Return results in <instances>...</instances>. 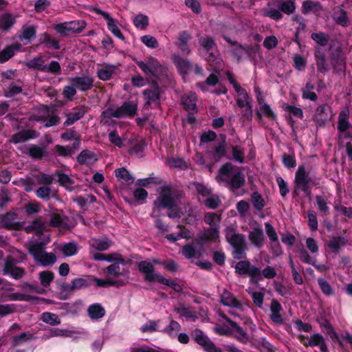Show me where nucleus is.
<instances>
[{
    "label": "nucleus",
    "instance_id": "7ed1b4c3",
    "mask_svg": "<svg viewBox=\"0 0 352 352\" xmlns=\"http://www.w3.org/2000/svg\"><path fill=\"white\" fill-rule=\"evenodd\" d=\"M177 207L170 186H163L160 188L159 195L153 203V216L161 215L163 208L172 210Z\"/></svg>",
    "mask_w": 352,
    "mask_h": 352
},
{
    "label": "nucleus",
    "instance_id": "a878e982",
    "mask_svg": "<svg viewBox=\"0 0 352 352\" xmlns=\"http://www.w3.org/2000/svg\"><path fill=\"white\" fill-rule=\"evenodd\" d=\"M173 61L177 67L180 74L186 75L192 67L191 63L186 58L181 57L179 55H174Z\"/></svg>",
    "mask_w": 352,
    "mask_h": 352
},
{
    "label": "nucleus",
    "instance_id": "b1692460",
    "mask_svg": "<svg viewBox=\"0 0 352 352\" xmlns=\"http://www.w3.org/2000/svg\"><path fill=\"white\" fill-rule=\"evenodd\" d=\"M248 239L256 248H260L263 245L265 235L261 227H256L250 232Z\"/></svg>",
    "mask_w": 352,
    "mask_h": 352
},
{
    "label": "nucleus",
    "instance_id": "13d9d810",
    "mask_svg": "<svg viewBox=\"0 0 352 352\" xmlns=\"http://www.w3.org/2000/svg\"><path fill=\"white\" fill-rule=\"evenodd\" d=\"M42 320L52 326L58 325L60 323V320L56 314L50 312H44L41 316Z\"/></svg>",
    "mask_w": 352,
    "mask_h": 352
},
{
    "label": "nucleus",
    "instance_id": "ddd939ff",
    "mask_svg": "<svg viewBox=\"0 0 352 352\" xmlns=\"http://www.w3.org/2000/svg\"><path fill=\"white\" fill-rule=\"evenodd\" d=\"M138 111V104L133 101H126L113 111L116 118H133Z\"/></svg>",
    "mask_w": 352,
    "mask_h": 352
},
{
    "label": "nucleus",
    "instance_id": "4c0bfd02",
    "mask_svg": "<svg viewBox=\"0 0 352 352\" xmlns=\"http://www.w3.org/2000/svg\"><path fill=\"white\" fill-rule=\"evenodd\" d=\"M91 276L76 278L72 280L73 292L86 288L91 285Z\"/></svg>",
    "mask_w": 352,
    "mask_h": 352
},
{
    "label": "nucleus",
    "instance_id": "f03ea898",
    "mask_svg": "<svg viewBox=\"0 0 352 352\" xmlns=\"http://www.w3.org/2000/svg\"><path fill=\"white\" fill-rule=\"evenodd\" d=\"M294 184L292 195L294 198H296L300 195V192H303L306 196H310L311 187L318 185L319 182L312 181L305 166L300 165L295 173Z\"/></svg>",
    "mask_w": 352,
    "mask_h": 352
},
{
    "label": "nucleus",
    "instance_id": "bf43d9fd",
    "mask_svg": "<svg viewBox=\"0 0 352 352\" xmlns=\"http://www.w3.org/2000/svg\"><path fill=\"white\" fill-rule=\"evenodd\" d=\"M18 263V261L13 258L12 256H8L5 259V263L3 268L2 270V274L5 276L8 275L11 271L16 267V264Z\"/></svg>",
    "mask_w": 352,
    "mask_h": 352
},
{
    "label": "nucleus",
    "instance_id": "9b49d317",
    "mask_svg": "<svg viewBox=\"0 0 352 352\" xmlns=\"http://www.w3.org/2000/svg\"><path fill=\"white\" fill-rule=\"evenodd\" d=\"M331 107L327 104L319 105L314 116V121L318 126H324L332 118Z\"/></svg>",
    "mask_w": 352,
    "mask_h": 352
},
{
    "label": "nucleus",
    "instance_id": "4be33fe9",
    "mask_svg": "<svg viewBox=\"0 0 352 352\" xmlns=\"http://www.w3.org/2000/svg\"><path fill=\"white\" fill-rule=\"evenodd\" d=\"M221 302L224 306L239 309L243 307L242 303L234 296L233 294L227 289H224L221 295Z\"/></svg>",
    "mask_w": 352,
    "mask_h": 352
},
{
    "label": "nucleus",
    "instance_id": "9d476101",
    "mask_svg": "<svg viewBox=\"0 0 352 352\" xmlns=\"http://www.w3.org/2000/svg\"><path fill=\"white\" fill-rule=\"evenodd\" d=\"M142 94L145 100L144 108L148 109L153 103L159 104L161 93L157 82L152 80L151 88L144 89Z\"/></svg>",
    "mask_w": 352,
    "mask_h": 352
},
{
    "label": "nucleus",
    "instance_id": "37998d69",
    "mask_svg": "<svg viewBox=\"0 0 352 352\" xmlns=\"http://www.w3.org/2000/svg\"><path fill=\"white\" fill-rule=\"evenodd\" d=\"M226 76L230 82V83L232 85L235 91L238 94L239 96H244L245 98L248 97V94L245 89L242 88L241 85L237 82V81L234 78L232 74L230 71H227Z\"/></svg>",
    "mask_w": 352,
    "mask_h": 352
},
{
    "label": "nucleus",
    "instance_id": "6ab92c4d",
    "mask_svg": "<svg viewBox=\"0 0 352 352\" xmlns=\"http://www.w3.org/2000/svg\"><path fill=\"white\" fill-rule=\"evenodd\" d=\"M223 39L231 45L230 53L237 63H240L244 54V45L236 41H232L229 36L223 35Z\"/></svg>",
    "mask_w": 352,
    "mask_h": 352
},
{
    "label": "nucleus",
    "instance_id": "a19ab883",
    "mask_svg": "<svg viewBox=\"0 0 352 352\" xmlns=\"http://www.w3.org/2000/svg\"><path fill=\"white\" fill-rule=\"evenodd\" d=\"M311 38L320 46L324 47L328 44L330 36L324 32H313L311 34Z\"/></svg>",
    "mask_w": 352,
    "mask_h": 352
},
{
    "label": "nucleus",
    "instance_id": "338daca9",
    "mask_svg": "<svg viewBox=\"0 0 352 352\" xmlns=\"http://www.w3.org/2000/svg\"><path fill=\"white\" fill-rule=\"evenodd\" d=\"M115 174L118 178L122 179L127 182H133L134 180L129 171L124 167L117 168L115 170Z\"/></svg>",
    "mask_w": 352,
    "mask_h": 352
},
{
    "label": "nucleus",
    "instance_id": "49530a36",
    "mask_svg": "<svg viewBox=\"0 0 352 352\" xmlns=\"http://www.w3.org/2000/svg\"><path fill=\"white\" fill-rule=\"evenodd\" d=\"M251 201L254 208L257 211H261L265 206V201L263 196L257 191L253 192L251 195Z\"/></svg>",
    "mask_w": 352,
    "mask_h": 352
},
{
    "label": "nucleus",
    "instance_id": "412c9836",
    "mask_svg": "<svg viewBox=\"0 0 352 352\" xmlns=\"http://www.w3.org/2000/svg\"><path fill=\"white\" fill-rule=\"evenodd\" d=\"M314 58L319 73L325 74L329 72V67L327 64L326 55L320 48H316L314 52Z\"/></svg>",
    "mask_w": 352,
    "mask_h": 352
},
{
    "label": "nucleus",
    "instance_id": "58836bf2",
    "mask_svg": "<svg viewBox=\"0 0 352 352\" xmlns=\"http://www.w3.org/2000/svg\"><path fill=\"white\" fill-rule=\"evenodd\" d=\"M28 155L32 159L41 160L43 157L47 156L48 152L45 146H39L36 144H32L29 148Z\"/></svg>",
    "mask_w": 352,
    "mask_h": 352
},
{
    "label": "nucleus",
    "instance_id": "4468645a",
    "mask_svg": "<svg viewBox=\"0 0 352 352\" xmlns=\"http://www.w3.org/2000/svg\"><path fill=\"white\" fill-rule=\"evenodd\" d=\"M92 10L96 14L102 16L104 19L107 20L108 30L115 36L121 40H124V36L122 34L118 26L116 25L115 19H113L108 12L102 10L98 7H94Z\"/></svg>",
    "mask_w": 352,
    "mask_h": 352
},
{
    "label": "nucleus",
    "instance_id": "ea45409f",
    "mask_svg": "<svg viewBox=\"0 0 352 352\" xmlns=\"http://www.w3.org/2000/svg\"><path fill=\"white\" fill-rule=\"evenodd\" d=\"M211 153L214 162H219L223 157H227V144H223V142H219L214 148Z\"/></svg>",
    "mask_w": 352,
    "mask_h": 352
},
{
    "label": "nucleus",
    "instance_id": "774afa93",
    "mask_svg": "<svg viewBox=\"0 0 352 352\" xmlns=\"http://www.w3.org/2000/svg\"><path fill=\"white\" fill-rule=\"evenodd\" d=\"M232 153L233 160L235 162L240 164H243L244 162V151L240 146L236 145L232 146Z\"/></svg>",
    "mask_w": 352,
    "mask_h": 352
},
{
    "label": "nucleus",
    "instance_id": "6e6d98bb",
    "mask_svg": "<svg viewBox=\"0 0 352 352\" xmlns=\"http://www.w3.org/2000/svg\"><path fill=\"white\" fill-rule=\"evenodd\" d=\"M69 31L72 33H80L85 28L87 23L83 20L72 21L68 22Z\"/></svg>",
    "mask_w": 352,
    "mask_h": 352
},
{
    "label": "nucleus",
    "instance_id": "423d86ee",
    "mask_svg": "<svg viewBox=\"0 0 352 352\" xmlns=\"http://www.w3.org/2000/svg\"><path fill=\"white\" fill-rule=\"evenodd\" d=\"M330 60L333 72L338 74L345 73L346 68V55L342 47L338 46L335 49H332V46L329 47Z\"/></svg>",
    "mask_w": 352,
    "mask_h": 352
},
{
    "label": "nucleus",
    "instance_id": "864d4df0",
    "mask_svg": "<svg viewBox=\"0 0 352 352\" xmlns=\"http://www.w3.org/2000/svg\"><path fill=\"white\" fill-rule=\"evenodd\" d=\"M45 60L41 56L34 58L30 60L28 63L27 66L29 68L37 69L41 72H45Z\"/></svg>",
    "mask_w": 352,
    "mask_h": 352
},
{
    "label": "nucleus",
    "instance_id": "7c9ffc66",
    "mask_svg": "<svg viewBox=\"0 0 352 352\" xmlns=\"http://www.w3.org/2000/svg\"><path fill=\"white\" fill-rule=\"evenodd\" d=\"M323 8L320 3L318 1H313L311 0H306L303 1L302 5V13L307 14L309 12L318 14L322 11Z\"/></svg>",
    "mask_w": 352,
    "mask_h": 352
},
{
    "label": "nucleus",
    "instance_id": "cd10ccee",
    "mask_svg": "<svg viewBox=\"0 0 352 352\" xmlns=\"http://www.w3.org/2000/svg\"><path fill=\"white\" fill-rule=\"evenodd\" d=\"M226 238L228 243L234 248L245 244V236L243 234L234 233L232 229L227 228Z\"/></svg>",
    "mask_w": 352,
    "mask_h": 352
},
{
    "label": "nucleus",
    "instance_id": "473e14b6",
    "mask_svg": "<svg viewBox=\"0 0 352 352\" xmlns=\"http://www.w3.org/2000/svg\"><path fill=\"white\" fill-rule=\"evenodd\" d=\"M36 36V28L34 25H25L22 28L18 38L20 41H32Z\"/></svg>",
    "mask_w": 352,
    "mask_h": 352
},
{
    "label": "nucleus",
    "instance_id": "5fc2aeb1",
    "mask_svg": "<svg viewBox=\"0 0 352 352\" xmlns=\"http://www.w3.org/2000/svg\"><path fill=\"white\" fill-rule=\"evenodd\" d=\"M318 284L323 294L330 296L334 294V289L331 285L323 278H318Z\"/></svg>",
    "mask_w": 352,
    "mask_h": 352
},
{
    "label": "nucleus",
    "instance_id": "4d7b16f0",
    "mask_svg": "<svg viewBox=\"0 0 352 352\" xmlns=\"http://www.w3.org/2000/svg\"><path fill=\"white\" fill-rule=\"evenodd\" d=\"M54 278V273L52 271L46 270L39 273V280L41 285L44 287L50 286Z\"/></svg>",
    "mask_w": 352,
    "mask_h": 352
},
{
    "label": "nucleus",
    "instance_id": "680f3d73",
    "mask_svg": "<svg viewBox=\"0 0 352 352\" xmlns=\"http://www.w3.org/2000/svg\"><path fill=\"white\" fill-rule=\"evenodd\" d=\"M148 192L143 188H138L133 191V197L137 205L142 204L148 197Z\"/></svg>",
    "mask_w": 352,
    "mask_h": 352
},
{
    "label": "nucleus",
    "instance_id": "a18cd8bd",
    "mask_svg": "<svg viewBox=\"0 0 352 352\" xmlns=\"http://www.w3.org/2000/svg\"><path fill=\"white\" fill-rule=\"evenodd\" d=\"M57 285L58 289L60 290V299L66 300L68 298V294L73 292V288H72V283L69 284L64 280H57Z\"/></svg>",
    "mask_w": 352,
    "mask_h": 352
},
{
    "label": "nucleus",
    "instance_id": "dca6fc26",
    "mask_svg": "<svg viewBox=\"0 0 352 352\" xmlns=\"http://www.w3.org/2000/svg\"><path fill=\"white\" fill-rule=\"evenodd\" d=\"M218 180L226 183V186L232 192L243 187L245 183V175L241 171L234 174L230 179L220 177Z\"/></svg>",
    "mask_w": 352,
    "mask_h": 352
},
{
    "label": "nucleus",
    "instance_id": "f3484780",
    "mask_svg": "<svg viewBox=\"0 0 352 352\" xmlns=\"http://www.w3.org/2000/svg\"><path fill=\"white\" fill-rule=\"evenodd\" d=\"M87 112L85 105L77 106L72 109V112L66 115L67 120L63 123L64 126H69L84 117Z\"/></svg>",
    "mask_w": 352,
    "mask_h": 352
},
{
    "label": "nucleus",
    "instance_id": "c9c22d12",
    "mask_svg": "<svg viewBox=\"0 0 352 352\" xmlns=\"http://www.w3.org/2000/svg\"><path fill=\"white\" fill-rule=\"evenodd\" d=\"M88 316L93 320L102 318L105 315L104 307L99 303H94L87 309Z\"/></svg>",
    "mask_w": 352,
    "mask_h": 352
},
{
    "label": "nucleus",
    "instance_id": "1a4fd4ad",
    "mask_svg": "<svg viewBox=\"0 0 352 352\" xmlns=\"http://www.w3.org/2000/svg\"><path fill=\"white\" fill-rule=\"evenodd\" d=\"M259 267L251 264L248 260L240 261L235 265V273L239 275H248L250 282L254 284V278L259 274Z\"/></svg>",
    "mask_w": 352,
    "mask_h": 352
},
{
    "label": "nucleus",
    "instance_id": "8fccbe9b",
    "mask_svg": "<svg viewBox=\"0 0 352 352\" xmlns=\"http://www.w3.org/2000/svg\"><path fill=\"white\" fill-rule=\"evenodd\" d=\"M348 115L342 111L340 113L338 121V130L339 132H345L351 126L348 120Z\"/></svg>",
    "mask_w": 352,
    "mask_h": 352
},
{
    "label": "nucleus",
    "instance_id": "603ef678",
    "mask_svg": "<svg viewBox=\"0 0 352 352\" xmlns=\"http://www.w3.org/2000/svg\"><path fill=\"white\" fill-rule=\"evenodd\" d=\"M192 336L195 341L201 346L203 348L210 342L211 340L206 336L204 332L200 329H195L192 333Z\"/></svg>",
    "mask_w": 352,
    "mask_h": 352
},
{
    "label": "nucleus",
    "instance_id": "69168bd1",
    "mask_svg": "<svg viewBox=\"0 0 352 352\" xmlns=\"http://www.w3.org/2000/svg\"><path fill=\"white\" fill-rule=\"evenodd\" d=\"M283 108L285 111L289 112L292 116L301 120L303 118V111L300 107L284 103Z\"/></svg>",
    "mask_w": 352,
    "mask_h": 352
},
{
    "label": "nucleus",
    "instance_id": "e433bc0d",
    "mask_svg": "<svg viewBox=\"0 0 352 352\" xmlns=\"http://www.w3.org/2000/svg\"><path fill=\"white\" fill-rule=\"evenodd\" d=\"M15 23V17L10 13H6L0 17V29L3 32H8Z\"/></svg>",
    "mask_w": 352,
    "mask_h": 352
},
{
    "label": "nucleus",
    "instance_id": "39448f33",
    "mask_svg": "<svg viewBox=\"0 0 352 352\" xmlns=\"http://www.w3.org/2000/svg\"><path fill=\"white\" fill-rule=\"evenodd\" d=\"M199 43L205 53L206 60L212 64L219 55L217 43L214 39L208 35H204L199 38Z\"/></svg>",
    "mask_w": 352,
    "mask_h": 352
},
{
    "label": "nucleus",
    "instance_id": "c85d7f7f",
    "mask_svg": "<svg viewBox=\"0 0 352 352\" xmlns=\"http://www.w3.org/2000/svg\"><path fill=\"white\" fill-rule=\"evenodd\" d=\"M98 160L96 154L88 149L82 150L77 156L76 161L80 165L89 164Z\"/></svg>",
    "mask_w": 352,
    "mask_h": 352
},
{
    "label": "nucleus",
    "instance_id": "20e7f679",
    "mask_svg": "<svg viewBox=\"0 0 352 352\" xmlns=\"http://www.w3.org/2000/svg\"><path fill=\"white\" fill-rule=\"evenodd\" d=\"M45 245L43 242L35 243L30 246L29 252L36 262L39 263L43 267H47L55 263L56 256L52 252H46Z\"/></svg>",
    "mask_w": 352,
    "mask_h": 352
},
{
    "label": "nucleus",
    "instance_id": "f704fd0d",
    "mask_svg": "<svg viewBox=\"0 0 352 352\" xmlns=\"http://www.w3.org/2000/svg\"><path fill=\"white\" fill-rule=\"evenodd\" d=\"M259 274L255 276L254 285L258 284L263 278L272 279L274 278L277 273L274 267L270 265H267L263 270L259 268Z\"/></svg>",
    "mask_w": 352,
    "mask_h": 352
},
{
    "label": "nucleus",
    "instance_id": "de8ad7c7",
    "mask_svg": "<svg viewBox=\"0 0 352 352\" xmlns=\"http://www.w3.org/2000/svg\"><path fill=\"white\" fill-rule=\"evenodd\" d=\"M279 10L286 14H291L296 10V4L293 0L281 1L278 5Z\"/></svg>",
    "mask_w": 352,
    "mask_h": 352
},
{
    "label": "nucleus",
    "instance_id": "393cba45",
    "mask_svg": "<svg viewBox=\"0 0 352 352\" xmlns=\"http://www.w3.org/2000/svg\"><path fill=\"white\" fill-rule=\"evenodd\" d=\"M282 309L280 303L276 300L272 299L270 305V319L276 324H282L284 322L280 314Z\"/></svg>",
    "mask_w": 352,
    "mask_h": 352
},
{
    "label": "nucleus",
    "instance_id": "e2e57ef3",
    "mask_svg": "<svg viewBox=\"0 0 352 352\" xmlns=\"http://www.w3.org/2000/svg\"><path fill=\"white\" fill-rule=\"evenodd\" d=\"M62 252L66 256H72L78 253L77 245L74 242L66 243L63 245Z\"/></svg>",
    "mask_w": 352,
    "mask_h": 352
},
{
    "label": "nucleus",
    "instance_id": "09e8293b",
    "mask_svg": "<svg viewBox=\"0 0 352 352\" xmlns=\"http://www.w3.org/2000/svg\"><path fill=\"white\" fill-rule=\"evenodd\" d=\"M204 204L209 209H217L221 204V201L216 194H211L204 200Z\"/></svg>",
    "mask_w": 352,
    "mask_h": 352
},
{
    "label": "nucleus",
    "instance_id": "c03bdc74",
    "mask_svg": "<svg viewBox=\"0 0 352 352\" xmlns=\"http://www.w3.org/2000/svg\"><path fill=\"white\" fill-rule=\"evenodd\" d=\"M27 233H32L33 232L37 234H41L44 230V223L40 219H36L31 222V223L24 228Z\"/></svg>",
    "mask_w": 352,
    "mask_h": 352
},
{
    "label": "nucleus",
    "instance_id": "6e6552de",
    "mask_svg": "<svg viewBox=\"0 0 352 352\" xmlns=\"http://www.w3.org/2000/svg\"><path fill=\"white\" fill-rule=\"evenodd\" d=\"M133 60L146 76H155L161 67L158 60L152 56L148 57L146 62L138 60L137 58H133Z\"/></svg>",
    "mask_w": 352,
    "mask_h": 352
},
{
    "label": "nucleus",
    "instance_id": "f8f14e48",
    "mask_svg": "<svg viewBox=\"0 0 352 352\" xmlns=\"http://www.w3.org/2000/svg\"><path fill=\"white\" fill-rule=\"evenodd\" d=\"M16 218L17 214L12 211L0 214V227L16 231L22 230L23 223L16 221Z\"/></svg>",
    "mask_w": 352,
    "mask_h": 352
},
{
    "label": "nucleus",
    "instance_id": "052dcab7",
    "mask_svg": "<svg viewBox=\"0 0 352 352\" xmlns=\"http://www.w3.org/2000/svg\"><path fill=\"white\" fill-rule=\"evenodd\" d=\"M204 220L210 227L219 226V223L221 221V217L214 212H206Z\"/></svg>",
    "mask_w": 352,
    "mask_h": 352
},
{
    "label": "nucleus",
    "instance_id": "3c124183",
    "mask_svg": "<svg viewBox=\"0 0 352 352\" xmlns=\"http://www.w3.org/2000/svg\"><path fill=\"white\" fill-rule=\"evenodd\" d=\"M58 182L60 186L65 188L67 190L69 191H72V188H69V186L73 185L74 184V181L69 176L64 173L58 172Z\"/></svg>",
    "mask_w": 352,
    "mask_h": 352
},
{
    "label": "nucleus",
    "instance_id": "0eeeda50",
    "mask_svg": "<svg viewBox=\"0 0 352 352\" xmlns=\"http://www.w3.org/2000/svg\"><path fill=\"white\" fill-rule=\"evenodd\" d=\"M300 342L305 347L319 346L320 352H328L327 344L324 340L323 336L320 333H316L309 338L305 335H300L298 336Z\"/></svg>",
    "mask_w": 352,
    "mask_h": 352
},
{
    "label": "nucleus",
    "instance_id": "2f4dec72",
    "mask_svg": "<svg viewBox=\"0 0 352 352\" xmlns=\"http://www.w3.org/2000/svg\"><path fill=\"white\" fill-rule=\"evenodd\" d=\"M197 97L195 94H190L187 96H184L182 98V103L184 109L188 111H192V113L197 112V107L196 104Z\"/></svg>",
    "mask_w": 352,
    "mask_h": 352
},
{
    "label": "nucleus",
    "instance_id": "aec40b11",
    "mask_svg": "<svg viewBox=\"0 0 352 352\" xmlns=\"http://www.w3.org/2000/svg\"><path fill=\"white\" fill-rule=\"evenodd\" d=\"M191 38V35L186 30L179 33L178 38L175 44L183 54L188 55L190 53L191 50L188 42Z\"/></svg>",
    "mask_w": 352,
    "mask_h": 352
},
{
    "label": "nucleus",
    "instance_id": "79ce46f5",
    "mask_svg": "<svg viewBox=\"0 0 352 352\" xmlns=\"http://www.w3.org/2000/svg\"><path fill=\"white\" fill-rule=\"evenodd\" d=\"M33 338V334L30 331L23 332L12 338V345L13 346H21Z\"/></svg>",
    "mask_w": 352,
    "mask_h": 352
},
{
    "label": "nucleus",
    "instance_id": "72a5a7b5",
    "mask_svg": "<svg viewBox=\"0 0 352 352\" xmlns=\"http://www.w3.org/2000/svg\"><path fill=\"white\" fill-rule=\"evenodd\" d=\"M34 131L32 130H22L12 135L10 142L13 144L24 142L34 138Z\"/></svg>",
    "mask_w": 352,
    "mask_h": 352
},
{
    "label": "nucleus",
    "instance_id": "2eb2a0df",
    "mask_svg": "<svg viewBox=\"0 0 352 352\" xmlns=\"http://www.w3.org/2000/svg\"><path fill=\"white\" fill-rule=\"evenodd\" d=\"M69 81L76 89L85 92L93 88L94 79L89 75H82L71 78Z\"/></svg>",
    "mask_w": 352,
    "mask_h": 352
},
{
    "label": "nucleus",
    "instance_id": "a211bd4d",
    "mask_svg": "<svg viewBox=\"0 0 352 352\" xmlns=\"http://www.w3.org/2000/svg\"><path fill=\"white\" fill-rule=\"evenodd\" d=\"M221 316L226 322H228V324L236 331L237 334L234 336L236 340L243 344H247L249 341V336L247 332H245L242 327L226 315L222 314Z\"/></svg>",
    "mask_w": 352,
    "mask_h": 352
},
{
    "label": "nucleus",
    "instance_id": "f257e3e1",
    "mask_svg": "<svg viewBox=\"0 0 352 352\" xmlns=\"http://www.w3.org/2000/svg\"><path fill=\"white\" fill-rule=\"evenodd\" d=\"M138 270L144 274V279L146 282H158L172 288L175 292L181 293L183 290L182 287L175 280L167 279L160 273L155 272L153 264L147 261H141L139 262Z\"/></svg>",
    "mask_w": 352,
    "mask_h": 352
},
{
    "label": "nucleus",
    "instance_id": "bb28decb",
    "mask_svg": "<svg viewBox=\"0 0 352 352\" xmlns=\"http://www.w3.org/2000/svg\"><path fill=\"white\" fill-rule=\"evenodd\" d=\"M21 45L16 43L6 46L0 52V63H4L10 60L14 55L15 51L20 50Z\"/></svg>",
    "mask_w": 352,
    "mask_h": 352
},
{
    "label": "nucleus",
    "instance_id": "0e129e2a",
    "mask_svg": "<svg viewBox=\"0 0 352 352\" xmlns=\"http://www.w3.org/2000/svg\"><path fill=\"white\" fill-rule=\"evenodd\" d=\"M133 24L136 28L144 30L148 25V18L145 14H138L133 19Z\"/></svg>",
    "mask_w": 352,
    "mask_h": 352
},
{
    "label": "nucleus",
    "instance_id": "c756f323",
    "mask_svg": "<svg viewBox=\"0 0 352 352\" xmlns=\"http://www.w3.org/2000/svg\"><path fill=\"white\" fill-rule=\"evenodd\" d=\"M332 19L336 24L342 27H347L349 23L346 11L341 8L333 10Z\"/></svg>",
    "mask_w": 352,
    "mask_h": 352
},
{
    "label": "nucleus",
    "instance_id": "5701e85b",
    "mask_svg": "<svg viewBox=\"0 0 352 352\" xmlns=\"http://www.w3.org/2000/svg\"><path fill=\"white\" fill-rule=\"evenodd\" d=\"M348 242L346 236H334L327 243V247L331 252L338 254L340 249L344 248Z\"/></svg>",
    "mask_w": 352,
    "mask_h": 352
}]
</instances>
